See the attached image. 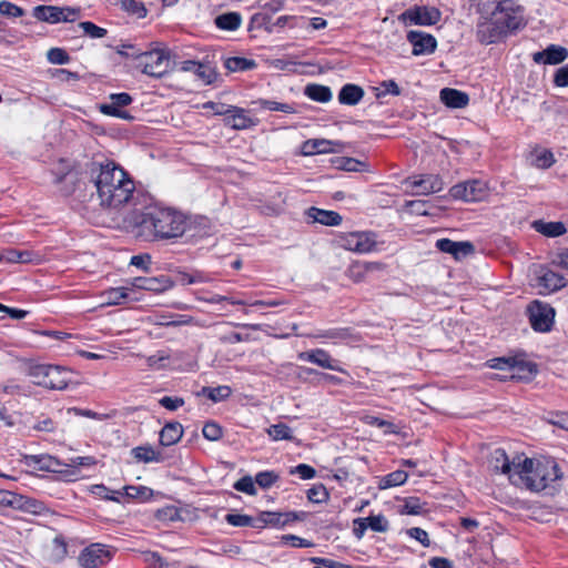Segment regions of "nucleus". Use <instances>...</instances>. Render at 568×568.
<instances>
[{"label":"nucleus","instance_id":"864d4df0","mask_svg":"<svg viewBox=\"0 0 568 568\" xmlns=\"http://www.w3.org/2000/svg\"><path fill=\"white\" fill-rule=\"evenodd\" d=\"M307 498L314 504H322L328 499V491L324 485H314L307 490Z\"/></svg>","mask_w":568,"mask_h":568},{"label":"nucleus","instance_id":"6ab92c4d","mask_svg":"<svg viewBox=\"0 0 568 568\" xmlns=\"http://www.w3.org/2000/svg\"><path fill=\"white\" fill-rule=\"evenodd\" d=\"M283 7V0H261V8L264 11L257 12L252 16L250 21L251 27H264L268 32H272V28H267L266 24L271 21L272 14L282 10Z\"/></svg>","mask_w":568,"mask_h":568},{"label":"nucleus","instance_id":"c85d7f7f","mask_svg":"<svg viewBox=\"0 0 568 568\" xmlns=\"http://www.w3.org/2000/svg\"><path fill=\"white\" fill-rule=\"evenodd\" d=\"M310 336L316 339H331L337 344L349 339L352 337V329L349 327L318 329Z\"/></svg>","mask_w":568,"mask_h":568},{"label":"nucleus","instance_id":"a878e982","mask_svg":"<svg viewBox=\"0 0 568 568\" xmlns=\"http://www.w3.org/2000/svg\"><path fill=\"white\" fill-rule=\"evenodd\" d=\"M134 286L151 292H164L173 286V282L165 275L160 277H138L134 280Z\"/></svg>","mask_w":568,"mask_h":568},{"label":"nucleus","instance_id":"4be33fe9","mask_svg":"<svg viewBox=\"0 0 568 568\" xmlns=\"http://www.w3.org/2000/svg\"><path fill=\"white\" fill-rule=\"evenodd\" d=\"M229 114L224 119L225 125L234 130H245L254 126L256 122L247 114V112L239 106H230Z\"/></svg>","mask_w":568,"mask_h":568},{"label":"nucleus","instance_id":"4c0bfd02","mask_svg":"<svg viewBox=\"0 0 568 568\" xmlns=\"http://www.w3.org/2000/svg\"><path fill=\"white\" fill-rule=\"evenodd\" d=\"M242 17L239 12H226L215 18V26L221 30L235 31L240 28Z\"/></svg>","mask_w":568,"mask_h":568},{"label":"nucleus","instance_id":"72a5a7b5","mask_svg":"<svg viewBox=\"0 0 568 568\" xmlns=\"http://www.w3.org/2000/svg\"><path fill=\"white\" fill-rule=\"evenodd\" d=\"M532 227L540 234L548 237H557L566 233V226L562 222H545L541 220L535 221Z\"/></svg>","mask_w":568,"mask_h":568},{"label":"nucleus","instance_id":"bf43d9fd","mask_svg":"<svg viewBox=\"0 0 568 568\" xmlns=\"http://www.w3.org/2000/svg\"><path fill=\"white\" fill-rule=\"evenodd\" d=\"M368 528L376 532H385L388 530V521L383 515H372L366 518Z\"/></svg>","mask_w":568,"mask_h":568},{"label":"nucleus","instance_id":"20e7f679","mask_svg":"<svg viewBox=\"0 0 568 568\" xmlns=\"http://www.w3.org/2000/svg\"><path fill=\"white\" fill-rule=\"evenodd\" d=\"M480 14L491 16L508 36L525 27V9L516 0H501L484 2L478 6Z\"/></svg>","mask_w":568,"mask_h":568},{"label":"nucleus","instance_id":"680f3d73","mask_svg":"<svg viewBox=\"0 0 568 568\" xmlns=\"http://www.w3.org/2000/svg\"><path fill=\"white\" fill-rule=\"evenodd\" d=\"M202 434L209 440H219L222 437V428L214 422H207L203 426Z\"/></svg>","mask_w":568,"mask_h":568},{"label":"nucleus","instance_id":"37998d69","mask_svg":"<svg viewBox=\"0 0 568 568\" xmlns=\"http://www.w3.org/2000/svg\"><path fill=\"white\" fill-rule=\"evenodd\" d=\"M202 394L214 403L229 398L232 394L230 386L221 385L217 387H203Z\"/></svg>","mask_w":568,"mask_h":568},{"label":"nucleus","instance_id":"9b49d317","mask_svg":"<svg viewBox=\"0 0 568 568\" xmlns=\"http://www.w3.org/2000/svg\"><path fill=\"white\" fill-rule=\"evenodd\" d=\"M305 515L304 511H262L256 517L257 529L265 528L266 526L283 528L291 523L303 520Z\"/></svg>","mask_w":568,"mask_h":568},{"label":"nucleus","instance_id":"8fccbe9b","mask_svg":"<svg viewBox=\"0 0 568 568\" xmlns=\"http://www.w3.org/2000/svg\"><path fill=\"white\" fill-rule=\"evenodd\" d=\"M375 90H376L375 95L378 99L382 97H385L387 94L397 97L402 93L398 84L394 80H385V81L381 82L379 87L375 88Z\"/></svg>","mask_w":568,"mask_h":568},{"label":"nucleus","instance_id":"ea45409f","mask_svg":"<svg viewBox=\"0 0 568 568\" xmlns=\"http://www.w3.org/2000/svg\"><path fill=\"white\" fill-rule=\"evenodd\" d=\"M256 65L254 60L232 57L224 60V67L230 72H240L251 70Z\"/></svg>","mask_w":568,"mask_h":568},{"label":"nucleus","instance_id":"338daca9","mask_svg":"<svg viewBox=\"0 0 568 568\" xmlns=\"http://www.w3.org/2000/svg\"><path fill=\"white\" fill-rule=\"evenodd\" d=\"M159 404L168 410L174 412L184 405V399L178 396H163Z\"/></svg>","mask_w":568,"mask_h":568},{"label":"nucleus","instance_id":"2eb2a0df","mask_svg":"<svg viewBox=\"0 0 568 568\" xmlns=\"http://www.w3.org/2000/svg\"><path fill=\"white\" fill-rule=\"evenodd\" d=\"M435 247L450 254L456 261H460L475 252V246L469 241H452L449 239H439L435 243Z\"/></svg>","mask_w":568,"mask_h":568},{"label":"nucleus","instance_id":"a18cd8bd","mask_svg":"<svg viewBox=\"0 0 568 568\" xmlns=\"http://www.w3.org/2000/svg\"><path fill=\"white\" fill-rule=\"evenodd\" d=\"M260 105V108L270 110V111H278L287 114L295 113V108L291 103H282L274 100L260 99L255 102Z\"/></svg>","mask_w":568,"mask_h":568},{"label":"nucleus","instance_id":"0e129e2a","mask_svg":"<svg viewBox=\"0 0 568 568\" xmlns=\"http://www.w3.org/2000/svg\"><path fill=\"white\" fill-rule=\"evenodd\" d=\"M290 474H296L300 476L301 479L306 480L314 478L316 475V470L307 464H298L297 466L291 468Z\"/></svg>","mask_w":568,"mask_h":568},{"label":"nucleus","instance_id":"9d476101","mask_svg":"<svg viewBox=\"0 0 568 568\" xmlns=\"http://www.w3.org/2000/svg\"><path fill=\"white\" fill-rule=\"evenodd\" d=\"M480 16V20L476 26V38L480 43H496L507 36L500 24L491 16Z\"/></svg>","mask_w":568,"mask_h":568},{"label":"nucleus","instance_id":"423d86ee","mask_svg":"<svg viewBox=\"0 0 568 568\" xmlns=\"http://www.w3.org/2000/svg\"><path fill=\"white\" fill-rule=\"evenodd\" d=\"M135 68L142 73L160 79L170 71V52L164 49H154L134 53Z\"/></svg>","mask_w":568,"mask_h":568},{"label":"nucleus","instance_id":"603ef678","mask_svg":"<svg viewBox=\"0 0 568 568\" xmlns=\"http://www.w3.org/2000/svg\"><path fill=\"white\" fill-rule=\"evenodd\" d=\"M278 479V475L274 470H264L255 475V483L263 489L273 486Z\"/></svg>","mask_w":568,"mask_h":568},{"label":"nucleus","instance_id":"f03ea898","mask_svg":"<svg viewBox=\"0 0 568 568\" xmlns=\"http://www.w3.org/2000/svg\"><path fill=\"white\" fill-rule=\"evenodd\" d=\"M125 222L135 237L150 242L181 237L187 227V219L181 212L159 206L134 211Z\"/></svg>","mask_w":568,"mask_h":568},{"label":"nucleus","instance_id":"f257e3e1","mask_svg":"<svg viewBox=\"0 0 568 568\" xmlns=\"http://www.w3.org/2000/svg\"><path fill=\"white\" fill-rule=\"evenodd\" d=\"M84 174L94 185L101 206L116 210L133 203L135 182L115 161L92 159L85 163Z\"/></svg>","mask_w":568,"mask_h":568},{"label":"nucleus","instance_id":"4468645a","mask_svg":"<svg viewBox=\"0 0 568 568\" xmlns=\"http://www.w3.org/2000/svg\"><path fill=\"white\" fill-rule=\"evenodd\" d=\"M110 558L111 554L104 545L92 544L81 551L79 561L84 568H97L106 564Z\"/></svg>","mask_w":568,"mask_h":568},{"label":"nucleus","instance_id":"6e6d98bb","mask_svg":"<svg viewBox=\"0 0 568 568\" xmlns=\"http://www.w3.org/2000/svg\"><path fill=\"white\" fill-rule=\"evenodd\" d=\"M0 13L10 18H19L24 14V10L7 0L0 1Z\"/></svg>","mask_w":568,"mask_h":568},{"label":"nucleus","instance_id":"7ed1b4c3","mask_svg":"<svg viewBox=\"0 0 568 568\" xmlns=\"http://www.w3.org/2000/svg\"><path fill=\"white\" fill-rule=\"evenodd\" d=\"M515 474L520 483L530 491H546L548 495L556 494L562 473L554 459L535 460L525 457L515 465Z\"/></svg>","mask_w":568,"mask_h":568},{"label":"nucleus","instance_id":"f3484780","mask_svg":"<svg viewBox=\"0 0 568 568\" xmlns=\"http://www.w3.org/2000/svg\"><path fill=\"white\" fill-rule=\"evenodd\" d=\"M375 234L372 232H354L344 239V247L356 253H368L376 245Z\"/></svg>","mask_w":568,"mask_h":568},{"label":"nucleus","instance_id":"052dcab7","mask_svg":"<svg viewBox=\"0 0 568 568\" xmlns=\"http://www.w3.org/2000/svg\"><path fill=\"white\" fill-rule=\"evenodd\" d=\"M255 479L253 480L251 476H244L240 478L235 484L234 488L237 491L245 493L247 495H255L256 488H255Z\"/></svg>","mask_w":568,"mask_h":568},{"label":"nucleus","instance_id":"f704fd0d","mask_svg":"<svg viewBox=\"0 0 568 568\" xmlns=\"http://www.w3.org/2000/svg\"><path fill=\"white\" fill-rule=\"evenodd\" d=\"M304 94L316 102L326 103L332 100V91L328 87L322 84H307Z\"/></svg>","mask_w":568,"mask_h":568},{"label":"nucleus","instance_id":"39448f33","mask_svg":"<svg viewBox=\"0 0 568 568\" xmlns=\"http://www.w3.org/2000/svg\"><path fill=\"white\" fill-rule=\"evenodd\" d=\"M28 375L32 378L36 385L49 389H65L70 381L67 368L51 364L30 365Z\"/></svg>","mask_w":568,"mask_h":568},{"label":"nucleus","instance_id":"473e14b6","mask_svg":"<svg viewBox=\"0 0 568 568\" xmlns=\"http://www.w3.org/2000/svg\"><path fill=\"white\" fill-rule=\"evenodd\" d=\"M133 457L141 463H162L164 462V455L155 450L153 447L145 445V446H138L132 449Z\"/></svg>","mask_w":568,"mask_h":568},{"label":"nucleus","instance_id":"4d7b16f0","mask_svg":"<svg viewBox=\"0 0 568 568\" xmlns=\"http://www.w3.org/2000/svg\"><path fill=\"white\" fill-rule=\"evenodd\" d=\"M281 541L294 548H308L314 546L313 541L291 534L282 536Z\"/></svg>","mask_w":568,"mask_h":568},{"label":"nucleus","instance_id":"393cba45","mask_svg":"<svg viewBox=\"0 0 568 568\" xmlns=\"http://www.w3.org/2000/svg\"><path fill=\"white\" fill-rule=\"evenodd\" d=\"M26 465L42 471H59L60 462L50 455H28L24 457Z\"/></svg>","mask_w":568,"mask_h":568},{"label":"nucleus","instance_id":"412c9836","mask_svg":"<svg viewBox=\"0 0 568 568\" xmlns=\"http://www.w3.org/2000/svg\"><path fill=\"white\" fill-rule=\"evenodd\" d=\"M568 57V50L561 45L550 44L545 50L535 52L532 59L536 63L558 64Z\"/></svg>","mask_w":568,"mask_h":568},{"label":"nucleus","instance_id":"bb28decb","mask_svg":"<svg viewBox=\"0 0 568 568\" xmlns=\"http://www.w3.org/2000/svg\"><path fill=\"white\" fill-rule=\"evenodd\" d=\"M183 433V426L179 422H170L160 432V444L166 447L172 446L182 438Z\"/></svg>","mask_w":568,"mask_h":568},{"label":"nucleus","instance_id":"6e6552de","mask_svg":"<svg viewBox=\"0 0 568 568\" xmlns=\"http://www.w3.org/2000/svg\"><path fill=\"white\" fill-rule=\"evenodd\" d=\"M488 194L487 184L481 180H469L455 184L449 190V195L455 200L465 202H479Z\"/></svg>","mask_w":568,"mask_h":568},{"label":"nucleus","instance_id":"13d9d810","mask_svg":"<svg viewBox=\"0 0 568 568\" xmlns=\"http://www.w3.org/2000/svg\"><path fill=\"white\" fill-rule=\"evenodd\" d=\"M47 58L53 64H67L70 61L68 52L61 48H52L48 51Z\"/></svg>","mask_w":568,"mask_h":568},{"label":"nucleus","instance_id":"09e8293b","mask_svg":"<svg viewBox=\"0 0 568 568\" xmlns=\"http://www.w3.org/2000/svg\"><path fill=\"white\" fill-rule=\"evenodd\" d=\"M336 166L339 170L346 171V172H361L364 170L366 164L364 162H361L354 158H339L336 161Z\"/></svg>","mask_w":568,"mask_h":568},{"label":"nucleus","instance_id":"58836bf2","mask_svg":"<svg viewBox=\"0 0 568 568\" xmlns=\"http://www.w3.org/2000/svg\"><path fill=\"white\" fill-rule=\"evenodd\" d=\"M425 511H427V503L415 496L405 498L399 510L400 514L406 515H422Z\"/></svg>","mask_w":568,"mask_h":568},{"label":"nucleus","instance_id":"aec40b11","mask_svg":"<svg viewBox=\"0 0 568 568\" xmlns=\"http://www.w3.org/2000/svg\"><path fill=\"white\" fill-rule=\"evenodd\" d=\"M181 70L194 73L197 79L203 82V84H211L217 78L216 71L211 65L194 60L183 61L181 64Z\"/></svg>","mask_w":568,"mask_h":568},{"label":"nucleus","instance_id":"de8ad7c7","mask_svg":"<svg viewBox=\"0 0 568 568\" xmlns=\"http://www.w3.org/2000/svg\"><path fill=\"white\" fill-rule=\"evenodd\" d=\"M160 318H161V321L159 322V324L162 326L178 327V326L189 325L192 323V317L189 315H183V314H173L170 316L161 315Z\"/></svg>","mask_w":568,"mask_h":568},{"label":"nucleus","instance_id":"1a4fd4ad","mask_svg":"<svg viewBox=\"0 0 568 568\" xmlns=\"http://www.w3.org/2000/svg\"><path fill=\"white\" fill-rule=\"evenodd\" d=\"M404 184L410 189L412 195H429L440 192L444 187L442 178L437 174H423L408 178Z\"/></svg>","mask_w":568,"mask_h":568},{"label":"nucleus","instance_id":"69168bd1","mask_svg":"<svg viewBox=\"0 0 568 568\" xmlns=\"http://www.w3.org/2000/svg\"><path fill=\"white\" fill-rule=\"evenodd\" d=\"M310 561L315 565H321L325 568H355L352 565L343 564L329 558H323V557H312L310 558Z\"/></svg>","mask_w":568,"mask_h":568},{"label":"nucleus","instance_id":"dca6fc26","mask_svg":"<svg viewBox=\"0 0 568 568\" xmlns=\"http://www.w3.org/2000/svg\"><path fill=\"white\" fill-rule=\"evenodd\" d=\"M110 102L100 105V111L105 115L115 116L119 119H131L132 116L128 111L121 110V108L126 106L132 103V97L126 92L121 93H112L109 97Z\"/></svg>","mask_w":568,"mask_h":568},{"label":"nucleus","instance_id":"b1692460","mask_svg":"<svg viewBox=\"0 0 568 568\" xmlns=\"http://www.w3.org/2000/svg\"><path fill=\"white\" fill-rule=\"evenodd\" d=\"M440 101L448 108L463 109L468 105L469 97L457 89L444 88L439 93Z\"/></svg>","mask_w":568,"mask_h":568},{"label":"nucleus","instance_id":"c03bdc74","mask_svg":"<svg viewBox=\"0 0 568 568\" xmlns=\"http://www.w3.org/2000/svg\"><path fill=\"white\" fill-rule=\"evenodd\" d=\"M225 521L234 527H252L257 529V520L256 518L242 515V514H227L225 516Z\"/></svg>","mask_w":568,"mask_h":568},{"label":"nucleus","instance_id":"ddd939ff","mask_svg":"<svg viewBox=\"0 0 568 568\" xmlns=\"http://www.w3.org/2000/svg\"><path fill=\"white\" fill-rule=\"evenodd\" d=\"M298 358L303 362L315 364L322 368L347 374V372L339 366L337 359L332 358L329 353L323 348H315L298 354Z\"/></svg>","mask_w":568,"mask_h":568},{"label":"nucleus","instance_id":"c9c22d12","mask_svg":"<svg viewBox=\"0 0 568 568\" xmlns=\"http://www.w3.org/2000/svg\"><path fill=\"white\" fill-rule=\"evenodd\" d=\"M59 14H62L60 7L54 6H37L33 9V17L40 21L49 23L60 22Z\"/></svg>","mask_w":568,"mask_h":568},{"label":"nucleus","instance_id":"49530a36","mask_svg":"<svg viewBox=\"0 0 568 568\" xmlns=\"http://www.w3.org/2000/svg\"><path fill=\"white\" fill-rule=\"evenodd\" d=\"M128 291L125 287H112L103 293L104 301L108 305H120L128 298Z\"/></svg>","mask_w":568,"mask_h":568},{"label":"nucleus","instance_id":"7c9ffc66","mask_svg":"<svg viewBox=\"0 0 568 568\" xmlns=\"http://www.w3.org/2000/svg\"><path fill=\"white\" fill-rule=\"evenodd\" d=\"M364 97V90L357 85L347 83L338 92V101L345 105H356Z\"/></svg>","mask_w":568,"mask_h":568},{"label":"nucleus","instance_id":"e433bc0d","mask_svg":"<svg viewBox=\"0 0 568 568\" xmlns=\"http://www.w3.org/2000/svg\"><path fill=\"white\" fill-rule=\"evenodd\" d=\"M408 474L397 469L379 478L377 487L381 490L397 487L406 483Z\"/></svg>","mask_w":568,"mask_h":568},{"label":"nucleus","instance_id":"2f4dec72","mask_svg":"<svg viewBox=\"0 0 568 568\" xmlns=\"http://www.w3.org/2000/svg\"><path fill=\"white\" fill-rule=\"evenodd\" d=\"M510 371L514 372L511 374V378L517 377L520 379H530L537 374V365L532 362H526L514 357Z\"/></svg>","mask_w":568,"mask_h":568},{"label":"nucleus","instance_id":"f8f14e48","mask_svg":"<svg viewBox=\"0 0 568 568\" xmlns=\"http://www.w3.org/2000/svg\"><path fill=\"white\" fill-rule=\"evenodd\" d=\"M402 19L409 24L433 26L440 20V11L436 8L415 7L403 12Z\"/></svg>","mask_w":568,"mask_h":568},{"label":"nucleus","instance_id":"774afa93","mask_svg":"<svg viewBox=\"0 0 568 568\" xmlns=\"http://www.w3.org/2000/svg\"><path fill=\"white\" fill-rule=\"evenodd\" d=\"M551 263L568 272V248H564L555 253Z\"/></svg>","mask_w":568,"mask_h":568},{"label":"nucleus","instance_id":"3c124183","mask_svg":"<svg viewBox=\"0 0 568 568\" xmlns=\"http://www.w3.org/2000/svg\"><path fill=\"white\" fill-rule=\"evenodd\" d=\"M121 7L124 11L138 18H144L148 13L144 4L138 0H122Z\"/></svg>","mask_w":568,"mask_h":568},{"label":"nucleus","instance_id":"5701e85b","mask_svg":"<svg viewBox=\"0 0 568 568\" xmlns=\"http://www.w3.org/2000/svg\"><path fill=\"white\" fill-rule=\"evenodd\" d=\"M515 460L510 462L506 452L503 448H496L491 454L489 458V465L490 467L496 470L500 471L503 474L509 475V478L511 479L515 474V465H517Z\"/></svg>","mask_w":568,"mask_h":568},{"label":"nucleus","instance_id":"79ce46f5","mask_svg":"<svg viewBox=\"0 0 568 568\" xmlns=\"http://www.w3.org/2000/svg\"><path fill=\"white\" fill-rule=\"evenodd\" d=\"M124 495L129 499L148 501L153 496V490L146 486H124Z\"/></svg>","mask_w":568,"mask_h":568},{"label":"nucleus","instance_id":"cd10ccee","mask_svg":"<svg viewBox=\"0 0 568 568\" xmlns=\"http://www.w3.org/2000/svg\"><path fill=\"white\" fill-rule=\"evenodd\" d=\"M307 216L312 219L313 222L327 226L339 225L342 222V216L337 212L322 210L314 206L307 210Z\"/></svg>","mask_w":568,"mask_h":568},{"label":"nucleus","instance_id":"0eeeda50","mask_svg":"<svg viewBox=\"0 0 568 568\" xmlns=\"http://www.w3.org/2000/svg\"><path fill=\"white\" fill-rule=\"evenodd\" d=\"M527 311L531 327L536 332L546 333L551 329L555 318V310L550 304L536 300L528 305Z\"/></svg>","mask_w":568,"mask_h":568},{"label":"nucleus","instance_id":"a211bd4d","mask_svg":"<svg viewBox=\"0 0 568 568\" xmlns=\"http://www.w3.org/2000/svg\"><path fill=\"white\" fill-rule=\"evenodd\" d=\"M407 40L413 45L414 55L433 53L437 45L436 39L432 34L422 31H409L407 33Z\"/></svg>","mask_w":568,"mask_h":568},{"label":"nucleus","instance_id":"c756f323","mask_svg":"<svg viewBox=\"0 0 568 568\" xmlns=\"http://www.w3.org/2000/svg\"><path fill=\"white\" fill-rule=\"evenodd\" d=\"M538 286L548 292H556L566 286V280L562 275L551 270H546L538 277Z\"/></svg>","mask_w":568,"mask_h":568},{"label":"nucleus","instance_id":"e2e57ef3","mask_svg":"<svg viewBox=\"0 0 568 568\" xmlns=\"http://www.w3.org/2000/svg\"><path fill=\"white\" fill-rule=\"evenodd\" d=\"M51 74L53 79L61 83L75 82L80 79V75L77 72H72L67 69H55Z\"/></svg>","mask_w":568,"mask_h":568},{"label":"nucleus","instance_id":"5fc2aeb1","mask_svg":"<svg viewBox=\"0 0 568 568\" xmlns=\"http://www.w3.org/2000/svg\"><path fill=\"white\" fill-rule=\"evenodd\" d=\"M79 27L83 30L84 34L92 39L103 38L108 32L105 29L94 24L91 21H82L79 23Z\"/></svg>","mask_w":568,"mask_h":568},{"label":"nucleus","instance_id":"a19ab883","mask_svg":"<svg viewBox=\"0 0 568 568\" xmlns=\"http://www.w3.org/2000/svg\"><path fill=\"white\" fill-rule=\"evenodd\" d=\"M266 433L275 442L294 439L292 428L284 423L271 425Z\"/></svg>","mask_w":568,"mask_h":568}]
</instances>
